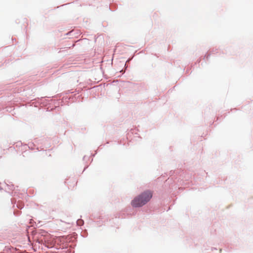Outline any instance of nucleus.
I'll list each match as a JSON object with an SVG mask.
<instances>
[{
	"label": "nucleus",
	"instance_id": "nucleus-1",
	"mask_svg": "<svg viewBox=\"0 0 253 253\" xmlns=\"http://www.w3.org/2000/svg\"><path fill=\"white\" fill-rule=\"evenodd\" d=\"M153 193L150 190L145 191L135 197L131 202L133 207H141L146 204L152 198Z\"/></svg>",
	"mask_w": 253,
	"mask_h": 253
},
{
	"label": "nucleus",
	"instance_id": "nucleus-2",
	"mask_svg": "<svg viewBox=\"0 0 253 253\" xmlns=\"http://www.w3.org/2000/svg\"><path fill=\"white\" fill-rule=\"evenodd\" d=\"M83 221L82 220L80 219L77 221V224L81 226L83 224Z\"/></svg>",
	"mask_w": 253,
	"mask_h": 253
}]
</instances>
